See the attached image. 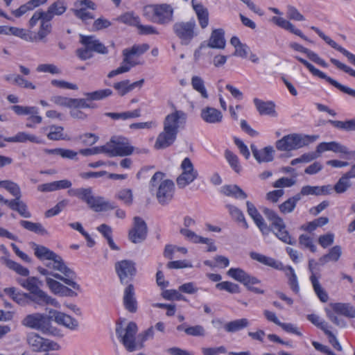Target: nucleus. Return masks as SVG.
Listing matches in <instances>:
<instances>
[{"label": "nucleus", "instance_id": "nucleus-1", "mask_svg": "<svg viewBox=\"0 0 355 355\" xmlns=\"http://www.w3.org/2000/svg\"><path fill=\"white\" fill-rule=\"evenodd\" d=\"M26 277V279L18 277L16 281L22 288L28 291L29 305L32 304L35 309L46 305L60 307L59 302L55 298L40 288L43 286L42 281L33 276L28 275Z\"/></svg>", "mask_w": 355, "mask_h": 355}, {"label": "nucleus", "instance_id": "nucleus-2", "mask_svg": "<svg viewBox=\"0 0 355 355\" xmlns=\"http://www.w3.org/2000/svg\"><path fill=\"white\" fill-rule=\"evenodd\" d=\"M45 266L46 268L53 270L58 271L61 274L53 272L42 266H38L37 270L41 275L46 277L52 276L55 279L62 281L75 290L80 291V285L74 281L76 278V274L66 265L65 262L60 255L55 253L49 259V261L45 263Z\"/></svg>", "mask_w": 355, "mask_h": 355}, {"label": "nucleus", "instance_id": "nucleus-3", "mask_svg": "<svg viewBox=\"0 0 355 355\" xmlns=\"http://www.w3.org/2000/svg\"><path fill=\"white\" fill-rule=\"evenodd\" d=\"M165 174L157 171L152 177L150 181V189L156 191L157 201L162 205L168 204L174 196L175 184L171 180H162Z\"/></svg>", "mask_w": 355, "mask_h": 355}, {"label": "nucleus", "instance_id": "nucleus-4", "mask_svg": "<svg viewBox=\"0 0 355 355\" xmlns=\"http://www.w3.org/2000/svg\"><path fill=\"white\" fill-rule=\"evenodd\" d=\"M173 8L167 3L150 4L144 6L143 15L149 21L167 25L173 21Z\"/></svg>", "mask_w": 355, "mask_h": 355}, {"label": "nucleus", "instance_id": "nucleus-5", "mask_svg": "<svg viewBox=\"0 0 355 355\" xmlns=\"http://www.w3.org/2000/svg\"><path fill=\"white\" fill-rule=\"evenodd\" d=\"M149 48L150 46L148 44H142L139 45L135 44L130 49H123L122 52L123 59L121 66L116 69L110 71L107 77L112 78L116 75L129 71L132 67L140 64L141 62L134 60V56L142 55L147 51Z\"/></svg>", "mask_w": 355, "mask_h": 355}, {"label": "nucleus", "instance_id": "nucleus-6", "mask_svg": "<svg viewBox=\"0 0 355 355\" xmlns=\"http://www.w3.org/2000/svg\"><path fill=\"white\" fill-rule=\"evenodd\" d=\"M80 43L83 45V47L77 49L76 54L81 60L92 58L94 56V52L103 55L108 53L107 47L96 39L95 36L80 34Z\"/></svg>", "mask_w": 355, "mask_h": 355}, {"label": "nucleus", "instance_id": "nucleus-7", "mask_svg": "<svg viewBox=\"0 0 355 355\" xmlns=\"http://www.w3.org/2000/svg\"><path fill=\"white\" fill-rule=\"evenodd\" d=\"M173 31L179 39L181 45H189L198 35V28L194 19L187 21H177L173 25Z\"/></svg>", "mask_w": 355, "mask_h": 355}, {"label": "nucleus", "instance_id": "nucleus-8", "mask_svg": "<svg viewBox=\"0 0 355 355\" xmlns=\"http://www.w3.org/2000/svg\"><path fill=\"white\" fill-rule=\"evenodd\" d=\"M137 331V326L134 322H130L125 329L121 327H118L116 329L118 338L129 352H134L144 347L141 343H139L138 339L136 341L135 335Z\"/></svg>", "mask_w": 355, "mask_h": 355}, {"label": "nucleus", "instance_id": "nucleus-9", "mask_svg": "<svg viewBox=\"0 0 355 355\" xmlns=\"http://www.w3.org/2000/svg\"><path fill=\"white\" fill-rule=\"evenodd\" d=\"M317 137L302 136L291 134L284 136L276 141V148L282 151H291L300 148L313 141Z\"/></svg>", "mask_w": 355, "mask_h": 355}, {"label": "nucleus", "instance_id": "nucleus-10", "mask_svg": "<svg viewBox=\"0 0 355 355\" xmlns=\"http://www.w3.org/2000/svg\"><path fill=\"white\" fill-rule=\"evenodd\" d=\"M227 275L234 280L243 284L248 291L257 294H263L264 291L255 285L260 284L261 281L256 277L252 276L240 268H231Z\"/></svg>", "mask_w": 355, "mask_h": 355}, {"label": "nucleus", "instance_id": "nucleus-11", "mask_svg": "<svg viewBox=\"0 0 355 355\" xmlns=\"http://www.w3.org/2000/svg\"><path fill=\"white\" fill-rule=\"evenodd\" d=\"M105 148L109 157H124L131 155L134 148L130 145L128 139L122 137H112L107 143Z\"/></svg>", "mask_w": 355, "mask_h": 355}, {"label": "nucleus", "instance_id": "nucleus-12", "mask_svg": "<svg viewBox=\"0 0 355 355\" xmlns=\"http://www.w3.org/2000/svg\"><path fill=\"white\" fill-rule=\"evenodd\" d=\"M22 325L28 328L48 333L51 328V318L45 314L35 313L27 315L22 320Z\"/></svg>", "mask_w": 355, "mask_h": 355}, {"label": "nucleus", "instance_id": "nucleus-13", "mask_svg": "<svg viewBox=\"0 0 355 355\" xmlns=\"http://www.w3.org/2000/svg\"><path fill=\"white\" fill-rule=\"evenodd\" d=\"M295 58L297 59L302 64H303L313 76L325 80L329 84L334 86L336 88L338 89L343 93H345V94L355 98V89H353L350 87H348L347 86L341 85L338 81H336V80H334L333 78H331V77L327 76L324 72L316 69L313 64H311L307 60L302 58L301 57L295 56Z\"/></svg>", "mask_w": 355, "mask_h": 355}, {"label": "nucleus", "instance_id": "nucleus-14", "mask_svg": "<svg viewBox=\"0 0 355 355\" xmlns=\"http://www.w3.org/2000/svg\"><path fill=\"white\" fill-rule=\"evenodd\" d=\"M181 174L177 178L176 182L178 188L184 189L193 182L198 176V173L194 169L193 164L189 157L182 162Z\"/></svg>", "mask_w": 355, "mask_h": 355}, {"label": "nucleus", "instance_id": "nucleus-15", "mask_svg": "<svg viewBox=\"0 0 355 355\" xmlns=\"http://www.w3.org/2000/svg\"><path fill=\"white\" fill-rule=\"evenodd\" d=\"M115 270L122 284L132 280L137 273L136 264L132 260H122L115 263Z\"/></svg>", "mask_w": 355, "mask_h": 355}, {"label": "nucleus", "instance_id": "nucleus-16", "mask_svg": "<svg viewBox=\"0 0 355 355\" xmlns=\"http://www.w3.org/2000/svg\"><path fill=\"white\" fill-rule=\"evenodd\" d=\"M147 232L148 227L146 222L139 216L134 217L133 227L128 234L130 241L133 243H140L146 239Z\"/></svg>", "mask_w": 355, "mask_h": 355}, {"label": "nucleus", "instance_id": "nucleus-17", "mask_svg": "<svg viewBox=\"0 0 355 355\" xmlns=\"http://www.w3.org/2000/svg\"><path fill=\"white\" fill-rule=\"evenodd\" d=\"M12 110L17 115H28L27 119L28 121L26 126L27 128H34V124H40L42 121V118L40 116L39 110L37 107L35 106H21V105H13Z\"/></svg>", "mask_w": 355, "mask_h": 355}, {"label": "nucleus", "instance_id": "nucleus-18", "mask_svg": "<svg viewBox=\"0 0 355 355\" xmlns=\"http://www.w3.org/2000/svg\"><path fill=\"white\" fill-rule=\"evenodd\" d=\"M187 120V114L181 110H175L168 114L164 121V128L178 135V130L183 126Z\"/></svg>", "mask_w": 355, "mask_h": 355}, {"label": "nucleus", "instance_id": "nucleus-19", "mask_svg": "<svg viewBox=\"0 0 355 355\" xmlns=\"http://www.w3.org/2000/svg\"><path fill=\"white\" fill-rule=\"evenodd\" d=\"M0 250L5 255L1 257V261L5 264L9 269L15 271L19 275L26 277L30 274L28 268L24 267L21 264L9 259L10 253L4 245H0Z\"/></svg>", "mask_w": 355, "mask_h": 355}, {"label": "nucleus", "instance_id": "nucleus-20", "mask_svg": "<svg viewBox=\"0 0 355 355\" xmlns=\"http://www.w3.org/2000/svg\"><path fill=\"white\" fill-rule=\"evenodd\" d=\"M49 314L51 319L53 318L58 324L63 325L71 330H76L78 327V322L67 314L56 310H51Z\"/></svg>", "mask_w": 355, "mask_h": 355}, {"label": "nucleus", "instance_id": "nucleus-21", "mask_svg": "<svg viewBox=\"0 0 355 355\" xmlns=\"http://www.w3.org/2000/svg\"><path fill=\"white\" fill-rule=\"evenodd\" d=\"M311 28L327 44H328L331 47L334 49L338 51L345 56H346L348 60L355 66V55L350 53L341 46L338 45L335 41L331 39L329 37L324 35L319 28L315 26H311Z\"/></svg>", "mask_w": 355, "mask_h": 355}, {"label": "nucleus", "instance_id": "nucleus-22", "mask_svg": "<svg viewBox=\"0 0 355 355\" xmlns=\"http://www.w3.org/2000/svg\"><path fill=\"white\" fill-rule=\"evenodd\" d=\"M316 151L318 154H321L325 151H332L335 153H339L342 155L350 154V152L345 146H343L336 141L320 143L316 147Z\"/></svg>", "mask_w": 355, "mask_h": 355}, {"label": "nucleus", "instance_id": "nucleus-23", "mask_svg": "<svg viewBox=\"0 0 355 355\" xmlns=\"http://www.w3.org/2000/svg\"><path fill=\"white\" fill-rule=\"evenodd\" d=\"M177 134L164 128L163 131L158 135L156 139L155 148L157 149L166 148L174 143Z\"/></svg>", "mask_w": 355, "mask_h": 355}, {"label": "nucleus", "instance_id": "nucleus-24", "mask_svg": "<svg viewBox=\"0 0 355 355\" xmlns=\"http://www.w3.org/2000/svg\"><path fill=\"white\" fill-rule=\"evenodd\" d=\"M250 257L253 260H255L265 266H270L274 269L285 270V267L283 266L282 263L272 257H267L256 252H251L250 253Z\"/></svg>", "mask_w": 355, "mask_h": 355}, {"label": "nucleus", "instance_id": "nucleus-25", "mask_svg": "<svg viewBox=\"0 0 355 355\" xmlns=\"http://www.w3.org/2000/svg\"><path fill=\"white\" fill-rule=\"evenodd\" d=\"M135 288L132 284L128 285L124 290L123 304L129 312L135 313L137 310V302L135 297Z\"/></svg>", "mask_w": 355, "mask_h": 355}, {"label": "nucleus", "instance_id": "nucleus-26", "mask_svg": "<svg viewBox=\"0 0 355 355\" xmlns=\"http://www.w3.org/2000/svg\"><path fill=\"white\" fill-rule=\"evenodd\" d=\"M191 5L200 27L202 29L207 28L209 24L208 9L201 3H198L196 0H191Z\"/></svg>", "mask_w": 355, "mask_h": 355}, {"label": "nucleus", "instance_id": "nucleus-27", "mask_svg": "<svg viewBox=\"0 0 355 355\" xmlns=\"http://www.w3.org/2000/svg\"><path fill=\"white\" fill-rule=\"evenodd\" d=\"M4 205H6L10 209L18 212L24 218H29L31 217V214L28 211L26 204L21 200V197L10 200L6 199Z\"/></svg>", "mask_w": 355, "mask_h": 355}, {"label": "nucleus", "instance_id": "nucleus-28", "mask_svg": "<svg viewBox=\"0 0 355 355\" xmlns=\"http://www.w3.org/2000/svg\"><path fill=\"white\" fill-rule=\"evenodd\" d=\"M251 150L254 157L259 163L272 162L274 159V149L272 146H266L259 150L256 146L251 144Z\"/></svg>", "mask_w": 355, "mask_h": 355}, {"label": "nucleus", "instance_id": "nucleus-29", "mask_svg": "<svg viewBox=\"0 0 355 355\" xmlns=\"http://www.w3.org/2000/svg\"><path fill=\"white\" fill-rule=\"evenodd\" d=\"M87 205L90 209L96 212L114 209L116 207L114 203L105 200L103 197L94 195Z\"/></svg>", "mask_w": 355, "mask_h": 355}, {"label": "nucleus", "instance_id": "nucleus-30", "mask_svg": "<svg viewBox=\"0 0 355 355\" xmlns=\"http://www.w3.org/2000/svg\"><path fill=\"white\" fill-rule=\"evenodd\" d=\"M253 102L260 115L277 116L275 104L272 101H264L254 98Z\"/></svg>", "mask_w": 355, "mask_h": 355}, {"label": "nucleus", "instance_id": "nucleus-31", "mask_svg": "<svg viewBox=\"0 0 355 355\" xmlns=\"http://www.w3.org/2000/svg\"><path fill=\"white\" fill-rule=\"evenodd\" d=\"M3 292L19 305H29L28 293L20 292L15 287L5 288Z\"/></svg>", "mask_w": 355, "mask_h": 355}, {"label": "nucleus", "instance_id": "nucleus-32", "mask_svg": "<svg viewBox=\"0 0 355 355\" xmlns=\"http://www.w3.org/2000/svg\"><path fill=\"white\" fill-rule=\"evenodd\" d=\"M290 47L294 49L295 51L304 53L306 55V56L313 62L323 67H327L328 64L327 63L321 58L318 56V54L314 53L313 51L309 50V49H306L304 46H302L301 44H299L295 42H292L289 44Z\"/></svg>", "mask_w": 355, "mask_h": 355}, {"label": "nucleus", "instance_id": "nucleus-33", "mask_svg": "<svg viewBox=\"0 0 355 355\" xmlns=\"http://www.w3.org/2000/svg\"><path fill=\"white\" fill-rule=\"evenodd\" d=\"M207 46L211 49H223L225 46L224 31L221 28L215 29L212 31Z\"/></svg>", "mask_w": 355, "mask_h": 355}, {"label": "nucleus", "instance_id": "nucleus-34", "mask_svg": "<svg viewBox=\"0 0 355 355\" xmlns=\"http://www.w3.org/2000/svg\"><path fill=\"white\" fill-rule=\"evenodd\" d=\"M200 116L205 122L209 123H220L223 119L221 112L211 107H207L202 109Z\"/></svg>", "mask_w": 355, "mask_h": 355}, {"label": "nucleus", "instance_id": "nucleus-35", "mask_svg": "<svg viewBox=\"0 0 355 355\" xmlns=\"http://www.w3.org/2000/svg\"><path fill=\"white\" fill-rule=\"evenodd\" d=\"M221 193L236 199H245L248 197L245 192L236 184L224 185L221 187Z\"/></svg>", "mask_w": 355, "mask_h": 355}, {"label": "nucleus", "instance_id": "nucleus-36", "mask_svg": "<svg viewBox=\"0 0 355 355\" xmlns=\"http://www.w3.org/2000/svg\"><path fill=\"white\" fill-rule=\"evenodd\" d=\"M3 139L6 141L12 143H24L28 141L36 144L40 143V140L36 136L25 132H19L15 136L6 137Z\"/></svg>", "mask_w": 355, "mask_h": 355}, {"label": "nucleus", "instance_id": "nucleus-37", "mask_svg": "<svg viewBox=\"0 0 355 355\" xmlns=\"http://www.w3.org/2000/svg\"><path fill=\"white\" fill-rule=\"evenodd\" d=\"M44 338L34 332L26 336V343L33 352H42Z\"/></svg>", "mask_w": 355, "mask_h": 355}, {"label": "nucleus", "instance_id": "nucleus-38", "mask_svg": "<svg viewBox=\"0 0 355 355\" xmlns=\"http://www.w3.org/2000/svg\"><path fill=\"white\" fill-rule=\"evenodd\" d=\"M19 224L25 230L34 232L35 234L42 236L49 234L48 231L40 223H33L29 220H21L19 221Z\"/></svg>", "mask_w": 355, "mask_h": 355}, {"label": "nucleus", "instance_id": "nucleus-39", "mask_svg": "<svg viewBox=\"0 0 355 355\" xmlns=\"http://www.w3.org/2000/svg\"><path fill=\"white\" fill-rule=\"evenodd\" d=\"M331 306L334 311L348 318H355V309L349 304L333 303Z\"/></svg>", "mask_w": 355, "mask_h": 355}, {"label": "nucleus", "instance_id": "nucleus-40", "mask_svg": "<svg viewBox=\"0 0 355 355\" xmlns=\"http://www.w3.org/2000/svg\"><path fill=\"white\" fill-rule=\"evenodd\" d=\"M301 200V194H296L293 197L289 198L287 200L279 205V209L281 213L287 214L291 213L295 209L298 201Z\"/></svg>", "mask_w": 355, "mask_h": 355}, {"label": "nucleus", "instance_id": "nucleus-41", "mask_svg": "<svg viewBox=\"0 0 355 355\" xmlns=\"http://www.w3.org/2000/svg\"><path fill=\"white\" fill-rule=\"evenodd\" d=\"M248 326V320L246 318H241L227 322L224 325V329L228 333H234L240 331Z\"/></svg>", "mask_w": 355, "mask_h": 355}, {"label": "nucleus", "instance_id": "nucleus-42", "mask_svg": "<svg viewBox=\"0 0 355 355\" xmlns=\"http://www.w3.org/2000/svg\"><path fill=\"white\" fill-rule=\"evenodd\" d=\"M68 194L71 196H76L87 204L89 202L93 196L92 189L91 188L72 189L68 191Z\"/></svg>", "mask_w": 355, "mask_h": 355}, {"label": "nucleus", "instance_id": "nucleus-43", "mask_svg": "<svg viewBox=\"0 0 355 355\" xmlns=\"http://www.w3.org/2000/svg\"><path fill=\"white\" fill-rule=\"evenodd\" d=\"M342 254L341 248L339 245H335L331 248L329 252L319 259L321 265H324L329 261H337Z\"/></svg>", "mask_w": 355, "mask_h": 355}, {"label": "nucleus", "instance_id": "nucleus-44", "mask_svg": "<svg viewBox=\"0 0 355 355\" xmlns=\"http://www.w3.org/2000/svg\"><path fill=\"white\" fill-rule=\"evenodd\" d=\"M310 280L311 282L313 290L315 294L317 295L318 297L320 299L321 302H327L329 300L328 294L320 285L315 274L311 275Z\"/></svg>", "mask_w": 355, "mask_h": 355}, {"label": "nucleus", "instance_id": "nucleus-45", "mask_svg": "<svg viewBox=\"0 0 355 355\" xmlns=\"http://www.w3.org/2000/svg\"><path fill=\"white\" fill-rule=\"evenodd\" d=\"M32 248L34 250L35 255L40 259V260H47L49 259L55 254L54 252L49 250L44 245H40L35 243H32Z\"/></svg>", "mask_w": 355, "mask_h": 355}, {"label": "nucleus", "instance_id": "nucleus-46", "mask_svg": "<svg viewBox=\"0 0 355 355\" xmlns=\"http://www.w3.org/2000/svg\"><path fill=\"white\" fill-rule=\"evenodd\" d=\"M226 207L228 209L230 216L237 223H241L245 229H248L249 227L248 223L246 221L244 214L241 210L232 205H227Z\"/></svg>", "mask_w": 355, "mask_h": 355}, {"label": "nucleus", "instance_id": "nucleus-47", "mask_svg": "<svg viewBox=\"0 0 355 355\" xmlns=\"http://www.w3.org/2000/svg\"><path fill=\"white\" fill-rule=\"evenodd\" d=\"M191 85L193 89L200 94L203 98H208L209 95L205 86V82L202 78L198 76H194L191 78Z\"/></svg>", "mask_w": 355, "mask_h": 355}, {"label": "nucleus", "instance_id": "nucleus-48", "mask_svg": "<svg viewBox=\"0 0 355 355\" xmlns=\"http://www.w3.org/2000/svg\"><path fill=\"white\" fill-rule=\"evenodd\" d=\"M272 227L276 230L275 235L284 243L290 245H295L296 243V241L291 238L288 232L286 230V225L284 221L283 227L278 226H273Z\"/></svg>", "mask_w": 355, "mask_h": 355}, {"label": "nucleus", "instance_id": "nucleus-49", "mask_svg": "<svg viewBox=\"0 0 355 355\" xmlns=\"http://www.w3.org/2000/svg\"><path fill=\"white\" fill-rule=\"evenodd\" d=\"M112 94V91L110 89H105L96 90L92 92H87L84 94L85 97H87L88 100L92 101H101Z\"/></svg>", "mask_w": 355, "mask_h": 355}, {"label": "nucleus", "instance_id": "nucleus-50", "mask_svg": "<svg viewBox=\"0 0 355 355\" xmlns=\"http://www.w3.org/2000/svg\"><path fill=\"white\" fill-rule=\"evenodd\" d=\"M285 267V272L286 275L288 278V284L291 288V290L295 292V293H299L300 287L298 285V282L297 279V276L295 273L294 269L290 266H284Z\"/></svg>", "mask_w": 355, "mask_h": 355}, {"label": "nucleus", "instance_id": "nucleus-51", "mask_svg": "<svg viewBox=\"0 0 355 355\" xmlns=\"http://www.w3.org/2000/svg\"><path fill=\"white\" fill-rule=\"evenodd\" d=\"M216 288L220 291H225L232 294L239 293L241 292L240 287L238 284L229 281L216 284Z\"/></svg>", "mask_w": 355, "mask_h": 355}, {"label": "nucleus", "instance_id": "nucleus-52", "mask_svg": "<svg viewBox=\"0 0 355 355\" xmlns=\"http://www.w3.org/2000/svg\"><path fill=\"white\" fill-rule=\"evenodd\" d=\"M225 157L232 169L237 173L241 171V167L239 165V157L231 150L227 149L225 151Z\"/></svg>", "mask_w": 355, "mask_h": 355}, {"label": "nucleus", "instance_id": "nucleus-53", "mask_svg": "<svg viewBox=\"0 0 355 355\" xmlns=\"http://www.w3.org/2000/svg\"><path fill=\"white\" fill-rule=\"evenodd\" d=\"M118 21L130 25L137 27L140 23V18L137 15H135L132 12H126L117 19Z\"/></svg>", "mask_w": 355, "mask_h": 355}, {"label": "nucleus", "instance_id": "nucleus-54", "mask_svg": "<svg viewBox=\"0 0 355 355\" xmlns=\"http://www.w3.org/2000/svg\"><path fill=\"white\" fill-rule=\"evenodd\" d=\"M49 132L47 135V137L50 140L58 141L64 140L66 137L64 135V128L62 126L51 125L49 127Z\"/></svg>", "mask_w": 355, "mask_h": 355}, {"label": "nucleus", "instance_id": "nucleus-55", "mask_svg": "<svg viewBox=\"0 0 355 355\" xmlns=\"http://www.w3.org/2000/svg\"><path fill=\"white\" fill-rule=\"evenodd\" d=\"M266 217L272 223V227L278 226L283 227V219L273 210L265 208L263 211Z\"/></svg>", "mask_w": 355, "mask_h": 355}, {"label": "nucleus", "instance_id": "nucleus-56", "mask_svg": "<svg viewBox=\"0 0 355 355\" xmlns=\"http://www.w3.org/2000/svg\"><path fill=\"white\" fill-rule=\"evenodd\" d=\"M351 187L349 177L345 173L334 185V190L337 193L345 192Z\"/></svg>", "mask_w": 355, "mask_h": 355}, {"label": "nucleus", "instance_id": "nucleus-57", "mask_svg": "<svg viewBox=\"0 0 355 355\" xmlns=\"http://www.w3.org/2000/svg\"><path fill=\"white\" fill-rule=\"evenodd\" d=\"M0 187L8 190L15 198L21 197L20 188L16 183L10 180L0 181Z\"/></svg>", "mask_w": 355, "mask_h": 355}, {"label": "nucleus", "instance_id": "nucleus-58", "mask_svg": "<svg viewBox=\"0 0 355 355\" xmlns=\"http://www.w3.org/2000/svg\"><path fill=\"white\" fill-rule=\"evenodd\" d=\"M90 100L85 98H71V107L74 108H96L94 103H89Z\"/></svg>", "mask_w": 355, "mask_h": 355}, {"label": "nucleus", "instance_id": "nucleus-59", "mask_svg": "<svg viewBox=\"0 0 355 355\" xmlns=\"http://www.w3.org/2000/svg\"><path fill=\"white\" fill-rule=\"evenodd\" d=\"M116 198L123 202L126 205H130L133 200L132 190L130 189H121L116 194Z\"/></svg>", "mask_w": 355, "mask_h": 355}, {"label": "nucleus", "instance_id": "nucleus-60", "mask_svg": "<svg viewBox=\"0 0 355 355\" xmlns=\"http://www.w3.org/2000/svg\"><path fill=\"white\" fill-rule=\"evenodd\" d=\"M180 233L193 243H200L201 241H206V240H202V236L197 235L194 232L188 229H181Z\"/></svg>", "mask_w": 355, "mask_h": 355}, {"label": "nucleus", "instance_id": "nucleus-61", "mask_svg": "<svg viewBox=\"0 0 355 355\" xmlns=\"http://www.w3.org/2000/svg\"><path fill=\"white\" fill-rule=\"evenodd\" d=\"M10 35L19 37L26 41L33 42L35 38L32 37L26 29L11 26Z\"/></svg>", "mask_w": 355, "mask_h": 355}, {"label": "nucleus", "instance_id": "nucleus-62", "mask_svg": "<svg viewBox=\"0 0 355 355\" xmlns=\"http://www.w3.org/2000/svg\"><path fill=\"white\" fill-rule=\"evenodd\" d=\"M46 283L52 293L60 295L64 286L63 284L49 277L46 278Z\"/></svg>", "mask_w": 355, "mask_h": 355}, {"label": "nucleus", "instance_id": "nucleus-63", "mask_svg": "<svg viewBox=\"0 0 355 355\" xmlns=\"http://www.w3.org/2000/svg\"><path fill=\"white\" fill-rule=\"evenodd\" d=\"M162 296L168 300H186L185 297L176 290H165L162 292Z\"/></svg>", "mask_w": 355, "mask_h": 355}, {"label": "nucleus", "instance_id": "nucleus-64", "mask_svg": "<svg viewBox=\"0 0 355 355\" xmlns=\"http://www.w3.org/2000/svg\"><path fill=\"white\" fill-rule=\"evenodd\" d=\"M307 319L314 325L322 330L324 333L328 330L327 323L325 321L321 320L318 315L310 314L307 315Z\"/></svg>", "mask_w": 355, "mask_h": 355}]
</instances>
